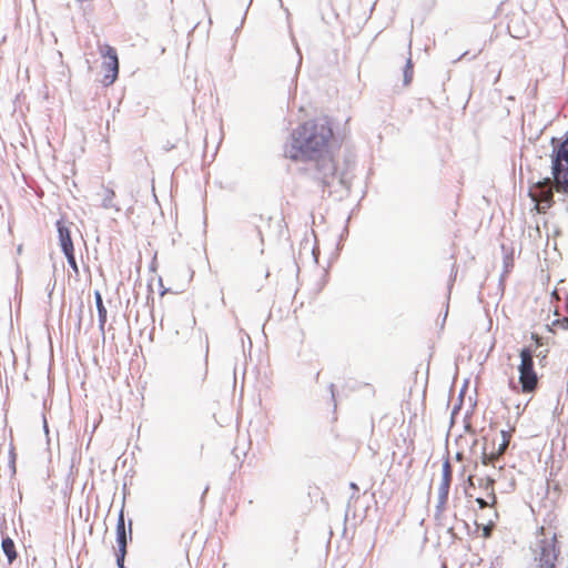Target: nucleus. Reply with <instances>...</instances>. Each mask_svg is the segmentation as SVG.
I'll return each instance as SVG.
<instances>
[{"instance_id": "9", "label": "nucleus", "mask_w": 568, "mask_h": 568, "mask_svg": "<svg viewBox=\"0 0 568 568\" xmlns=\"http://www.w3.org/2000/svg\"><path fill=\"white\" fill-rule=\"evenodd\" d=\"M519 383L523 393H532L538 386V376L535 369L519 372Z\"/></svg>"}, {"instance_id": "7", "label": "nucleus", "mask_w": 568, "mask_h": 568, "mask_svg": "<svg viewBox=\"0 0 568 568\" xmlns=\"http://www.w3.org/2000/svg\"><path fill=\"white\" fill-rule=\"evenodd\" d=\"M500 435H501V442L499 443L496 452L487 453L486 448H484L483 454H481V463L484 465H488V464L493 463L494 459H497L499 456H501L506 452V449L509 445L511 435L507 430H501Z\"/></svg>"}, {"instance_id": "29", "label": "nucleus", "mask_w": 568, "mask_h": 568, "mask_svg": "<svg viewBox=\"0 0 568 568\" xmlns=\"http://www.w3.org/2000/svg\"><path fill=\"white\" fill-rule=\"evenodd\" d=\"M245 336H246V338H247V341H248L250 346H252V341H251L250 335H248V334H245Z\"/></svg>"}, {"instance_id": "20", "label": "nucleus", "mask_w": 568, "mask_h": 568, "mask_svg": "<svg viewBox=\"0 0 568 568\" xmlns=\"http://www.w3.org/2000/svg\"><path fill=\"white\" fill-rule=\"evenodd\" d=\"M255 232H256V236H257V239H258V241H260L261 245H263V243H264V239H263L262 231L260 230V227H257V226H256V227H255Z\"/></svg>"}, {"instance_id": "27", "label": "nucleus", "mask_w": 568, "mask_h": 568, "mask_svg": "<svg viewBox=\"0 0 568 568\" xmlns=\"http://www.w3.org/2000/svg\"><path fill=\"white\" fill-rule=\"evenodd\" d=\"M351 488L356 489V490L358 489V487L355 483H351Z\"/></svg>"}, {"instance_id": "31", "label": "nucleus", "mask_w": 568, "mask_h": 568, "mask_svg": "<svg viewBox=\"0 0 568 568\" xmlns=\"http://www.w3.org/2000/svg\"><path fill=\"white\" fill-rule=\"evenodd\" d=\"M548 183H550V180H549V179H546V180L542 182V184H548Z\"/></svg>"}, {"instance_id": "4", "label": "nucleus", "mask_w": 568, "mask_h": 568, "mask_svg": "<svg viewBox=\"0 0 568 568\" xmlns=\"http://www.w3.org/2000/svg\"><path fill=\"white\" fill-rule=\"evenodd\" d=\"M453 480V470L448 459L443 463L442 466V480L438 487V498L435 506V517L438 518L445 510L450 484Z\"/></svg>"}, {"instance_id": "12", "label": "nucleus", "mask_w": 568, "mask_h": 568, "mask_svg": "<svg viewBox=\"0 0 568 568\" xmlns=\"http://www.w3.org/2000/svg\"><path fill=\"white\" fill-rule=\"evenodd\" d=\"M520 364L518 371L535 369L534 368V351L530 347H524L520 353Z\"/></svg>"}, {"instance_id": "5", "label": "nucleus", "mask_w": 568, "mask_h": 568, "mask_svg": "<svg viewBox=\"0 0 568 568\" xmlns=\"http://www.w3.org/2000/svg\"><path fill=\"white\" fill-rule=\"evenodd\" d=\"M104 57L108 61L103 63L106 73L104 74L105 84H112L119 74V59L116 50L113 47L105 45Z\"/></svg>"}, {"instance_id": "6", "label": "nucleus", "mask_w": 568, "mask_h": 568, "mask_svg": "<svg viewBox=\"0 0 568 568\" xmlns=\"http://www.w3.org/2000/svg\"><path fill=\"white\" fill-rule=\"evenodd\" d=\"M115 535L118 548H126L128 540L132 539V520H129V527L126 528L123 509L120 510L118 516Z\"/></svg>"}, {"instance_id": "8", "label": "nucleus", "mask_w": 568, "mask_h": 568, "mask_svg": "<svg viewBox=\"0 0 568 568\" xmlns=\"http://www.w3.org/2000/svg\"><path fill=\"white\" fill-rule=\"evenodd\" d=\"M55 225H57L59 244L61 246V251L63 253H67L69 251H73L74 246H73V242H72V239H71V232H70L69 226H67L64 224V222L61 221V220H58Z\"/></svg>"}, {"instance_id": "19", "label": "nucleus", "mask_w": 568, "mask_h": 568, "mask_svg": "<svg viewBox=\"0 0 568 568\" xmlns=\"http://www.w3.org/2000/svg\"><path fill=\"white\" fill-rule=\"evenodd\" d=\"M491 530H493V528H491V526H490V525L484 526V528H483V536H484L485 538L490 537V535H491Z\"/></svg>"}, {"instance_id": "30", "label": "nucleus", "mask_w": 568, "mask_h": 568, "mask_svg": "<svg viewBox=\"0 0 568 568\" xmlns=\"http://www.w3.org/2000/svg\"><path fill=\"white\" fill-rule=\"evenodd\" d=\"M206 374H207V368L205 367V368H204V374H203V376H202V381H204V378L206 377Z\"/></svg>"}, {"instance_id": "11", "label": "nucleus", "mask_w": 568, "mask_h": 568, "mask_svg": "<svg viewBox=\"0 0 568 568\" xmlns=\"http://www.w3.org/2000/svg\"><path fill=\"white\" fill-rule=\"evenodd\" d=\"M94 302H95V307L98 311L99 328H100L101 333L104 334V325L106 323L108 312L103 304L102 295L99 291L94 292Z\"/></svg>"}, {"instance_id": "17", "label": "nucleus", "mask_w": 568, "mask_h": 568, "mask_svg": "<svg viewBox=\"0 0 568 568\" xmlns=\"http://www.w3.org/2000/svg\"><path fill=\"white\" fill-rule=\"evenodd\" d=\"M65 258H67V262L69 264V266L72 268L73 273L78 276L79 275V267H78V264H77V261H75V256H74V250L73 251H69L67 253H63Z\"/></svg>"}, {"instance_id": "13", "label": "nucleus", "mask_w": 568, "mask_h": 568, "mask_svg": "<svg viewBox=\"0 0 568 568\" xmlns=\"http://www.w3.org/2000/svg\"><path fill=\"white\" fill-rule=\"evenodd\" d=\"M1 549L7 557L8 564L11 565L18 556L13 540L8 536L3 537L1 540Z\"/></svg>"}, {"instance_id": "3", "label": "nucleus", "mask_w": 568, "mask_h": 568, "mask_svg": "<svg viewBox=\"0 0 568 568\" xmlns=\"http://www.w3.org/2000/svg\"><path fill=\"white\" fill-rule=\"evenodd\" d=\"M551 173L558 191L568 193V131L562 141L551 138Z\"/></svg>"}, {"instance_id": "21", "label": "nucleus", "mask_w": 568, "mask_h": 568, "mask_svg": "<svg viewBox=\"0 0 568 568\" xmlns=\"http://www.w3.org/2000/svg\"><path fill=\"white\" fill-rule=\"evenodd\" d=\"M43 429H44L45 434L49 433V428H48V423H47L45 416H43Z\"/></svg>"}, {"instance_id": "22", "label": "nucleus", "mask_w": 568, "mask_h": 568, "mask_svg": "<svg viewBox=\"0 0 568 568\" xmlns=\"http://www.w3.org/2000/svg\"><path fill=\"white\" fill-rule=\"evenodd\" d=\"M312 254L314 256V261L317 262V254L315 247L312 248Z\"/></svg>"}, {"instance_id": "32", "label": "nucleus", "mask_w": 568, "mask_h": 568, "mask_svg": "<svg viewBox=\"0 0 568 568\" xmlns=\"http://www.w3.org/2000/svg\"><path fill=\"white\" fill-rule=\"evenodd\" d=\"M21 250H22V246H21V245H19V246H18V252L20 253V252H21Z\"/></svg>"}, {"instance_id": "28", "label": "nucleus", "mask_w": 568, "mask_h": 568, "mask_svg": "<svg viewBox=\"0 0 568 568\" xmlns=\"http://www.w3.org/2000/svg\"><path fill=\"white\" fill-rule=\"evenodd\" d=\"M499 77H500V71L497 73L495 80H494V83H496L498 80H499Z\"/></svg>"}, {"instance_id": "16", "label": "nucleus", "mask_w": 568, "mask_h": 568, "mask_svg": "<svg viewBox=\"0 0 568 568\" xmlns=\"http://www.w3.org/2000/svg\"><path fill=\"white\" fill-rule=\"evenodd\" d=\"M278 2H280L281 8H283L284 11L286 12L287 20L290 21V11H288V9L284 8L282 0H278ZM288 29H290V34H291L292 42L295 45V49H296V52H297V55H298V65H301V63H302V54H301L298 44L296 43V40H295V38H294L293 33H292V29H291V23L290 22H288Z\"/></svg>"}, {"instance_id": "10", "label": "nucleus", "mask_w": 568, "mask_h": 568, "mask_svg": "<svg viewBox=\"0 0 568 568\" xmlns=\"http://www.w3.org/2000/svg\"><path fill=\"white\" fill-rule=\"evenodd\" d=\"M494 483H495V479L487 476L485 479H480V486L485 489V491L487 493V496L491 499V503H489L488 500L484 499V498H476V503L478 504L479 508L480 509H484L486 507H488L489 505H493L496 503V495H495V491H494Z\"/></svg>"}, {"instance_id": "24", "label": "nucleus", "mask_w": 568, "mask_h": 568, "mask_svg": "<svg viewBox=\"0 0 568 568\" xmlns=\"http://www.w3.org/2000/svg\"><path fill=\"white\" fill-rule=\"evenodd\" d=\"M329 389H331V394H332V398L334 399V384H331L329 385Z\"/></svg>"}, {"instance_id": "2", "label": "nucleus", "mask_w": 568, "mask_h": 568, "mask_svg": "<svg viewBox=\"0 0 568 568\" xmlns=\"http://www.w3.org/2000/svg\"><path fill=\"white\" fill-rule=\"evenodd\" d=\"M532 551V559L528 568H557L556 562L560 550L557 546V535L552 532L551 536L546 534L544 526L537 530V542Z\"/></svg>"}, {"instance_id": "26", "label": "nucleus", "mask_w": 568, "mask_h": 568, "mask_svg": "<svg viewBox=\"0 0 568 568\" xmlns=\"http://www.w3.org/2000/svg\"><path fill=\"white\" fill-rule=\"evenodd\" d=\"M531 338L538 343L539 336L537 334H531Z\"/></svg>"}, {"instance_id": "18", "label": "nucleus", "mask_w": 568, "mask_h": 568, "mask_svg": "<svg viewBox=\"0 0 568 568\" xmlns=\"http://www.w3.org/2000/svg\"><path fill=\"white\" fill-rule=\"evenodd\" d=\"M126 555V548H118L115 554L118 568H124V558Z\"/></svg>"}, {"instance_id": "33", "label": "nucleus", "mask_w": 568, "mask_h": 568, "mask_svg": "<svg viewBox=\"0 0 568 568\" xmlns=\"http://www.w3.org/2000/svg\"><path fill=\"white\" fill-rule=\"evenodd\" d=\"M547 196L551 197V192L550 191H548Z\"/></svg>"}, {"instance_id": "14", "label": "nucleus", "mask_w": 568, "mask_h": 568, "mask_svg": "<svg viewBox=\"0 0 568 568\" xmlns=\"http://www.w3.org/2000/svg\"><path fill=\"white\" fill-rule=\"evenodd\" d=\"M115 197V193L112 189H104V196L102 199V207L103 209H114L115 212H120V207L114 204L113 200Z\"/></svg>"}, {"instance_id": "23", "label": "nucleus", "mask_w": 568, "mask_h": 568, "mask_svg": "<svg viewBox=\"0 0 568 568\" xmlns=\"http://www.w3.org/2000/svg\"><path fill=\"white\" fill-rule=\"evenodd\" d=\"M536 356L540 358V362L546 358V355L542 354L541 352L539 354H537Z\"/></svg>"}, {"instance_id": "15", "label": "nucleus", "mask_w": 568, "mask_h": 568, "mask_svg": "<svg viewBox=\"0 0 568 568\" xmlns=\"http://www.w3.org/2000/svg\"><path fill=\"white\" fill-rule=\"evenodd\" d=\"M403 75H404V79H403L404 84L405 85L409 84L413 79V62H412L410 58H408L406 61V64H405L404 71H403Z\"/></svg>"}, {"instance_id": "25", "label": "nucleus", "mask_w": 568, "mask_h": 568, "mask_svg": "<svg viewBox=\"0 0 568 568\" xmlns=\"http://www.w3.org/2000/svg\"><path fill=\"white\" fill-rule=\"evenodd\" d=\"M206 353H205V363L207 362V353H209V343L206 342L205 346Z\"/></svg>"}, {"instance_id": "1", "label": "nucleus", "mask_w": 568, "mask_h": 568, "mask_svg": "<svg viewBox=\"0 0 568 568\" xmlns=\"http://www.w3.org/2000/svg\"><path fill=\"white\" fill-rule=\"evenodd\" d=\"M333 135L326 119L304 122L293 130L291 141L286 144L285 156L303 165L301 170L323 186L328 194L351 189V176L347 170L338 171L328 141Z\"/></svg>"}]
</instances>
